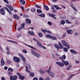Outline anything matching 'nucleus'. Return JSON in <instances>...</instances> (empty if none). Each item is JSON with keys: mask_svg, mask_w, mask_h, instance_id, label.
I'll return each mask as SVG.
<instances>
[{"mask_svg": "<svg viewBox=\"0 0 80 80\" xmlns=\"http://www.w3.org/2000/svg\"><path fill=\"white\" fill-rule=\"evenodd\" d=\"M4 70H6L7 69H8V67H7V66L4 67Z\"/></svg>", "mask_w": 80, "mask_h": 80, "instance_id": "obj_63", "label": "nucleus"}, {"mask_svg": "<svg viewBox=\"0 0 80 80\" xmlns=\"http://www.w3.org/2000/svg\"><path fill=\"white\" fill-rule=\"evenodd\" d=\"M60 60H64L66 59V56L65 55H63L62 57H60L59 58Z\"/></svg>", "mask_w": 80, "mask_h": 80, "instance_id": "obj_11", "label": "nucleus"}, {"mask_svg": "<svg viewBox=\"0 0 80 80\" xmlns=\"http://www.w3.org/2000/svg\"><path fill=\"white\" fill-rule=\"evenodd\" d=\"M4 1L7 4H8V3H9V2H8V1L7 0H4Z\"/></svg>", "mask_w": 80, "mask_h": 80, "instance_id": "obj_48", "label": "nucleus"}, {"mask_svg": "<svg viewBox=\"0 0 80 80\" xmlns=\"http://www.w3.org/2000/svg\"><path fill=\"white\" fill-rule=\"evenodd\" d=\"M0 12L2 15H5V9L4 8H1L0 9Z\"/></svg>", "mask_w": 80, "mask_h": 80, "instance_id": "obj_7", "label": "nucleus"}, {"mask_svg": "<svg viewBox=\"0 0 80 80\" xmlns=\"http://www.w3.org/2000/svg\"><path fill=\"white\" fill-rule=\"evenodd\" d=\"M51 39H52L53 40H57V38L56 36H51Z\"/></svg>", "mask_w": 80, "mask_h": 80, "instance_id": "obj_21", "label": "nucleus"}, {"mask_svg": "<svg viewBox=\"0 0 80 80\" xmlns=\"http://www.w3.org/2000/svg\"><path fill=\"white\" fill-rule=\"evenodd\" d=\"M7 41H8V42H11V43H15V44H18V43L15 41L10 40H7Z\"/></svg>", "mask_w": 80, "mask_h": 80, "instance_id": "obj_25", "label": "nucleus"}, {"mask_svg": "<svg viewBox=\"0 0 80 80\" xmlns=\"http://www.w3.org/2000/svg\"><path fill=\"white\" fill-rule=\"evenodd\" d=\"M31 11L32 12H35L36 11L35 8H33L31 9Z\"/></svg>", "mask_w": 80, "mask_h": 80, "instance_id": "obj_27", "label": "nucleus"}, {"mask_svg": "<svg viewBox=\"0 0 80 80\" xmlns=\"http://www.w3.org/2000/svg\"><path fill=\"white\" fill-rule=\"evenodd\" d=\"M28 33L29 34H30V35H33V36L35 35V34H34L33 32H31V31H29L28 32Z\"/></svg>", "mask_w": 80, "mask_h": 80, "instance_id": "obj_18", "label": "nucleus"}, {"mask_svg": "<svg viewBox=\"0 0 80 80\" xmlns=\"http://www.w3.org/2000/svg\"><path fill=\"white\" fill-rule=\"evenodd\" d=\"M61 42L62 45H64V46H65V47H67L68 49H69L70 48V45H69V44H68V43H67L64 40H62Z\"/></svg>", "mask_w": 80, "mask_h": 80, "instance_id": "obj_2", "label": "nucleus"}, {"mask_svg": "<svg viewBox=\"0 0 80 80\" xmlns=\"http://www.w3.org/2000/svg\"><path fill=\"white\" fill-rule=\"evenodd\" d=\"M43 7H44L45 8L46 10H47L48 11L49 10V8H48V6H47V5H43Z\"/></svg>", "mask_w": 80, "mask_h": 80, "instance_id": "obj_28", "label": "nucleus"}, {"mask_svg": "<svg viewBox=\"0 0 80 80\" xmlns=\"http://www.w3.org/2000/svg\"><path fill=\"white\" fill-rule=\"evenodd\" d=\"M66 36V33H64L63 35L62 36V37L63 38H65Z\"/></svg>", "mask_w": 80, "mask_h": 80, "instance_id": "obj_51", "label": "nucleus"}, {"mask_svg": "<svg viewBox=\"0 0 80 80\" xmlns=\"http://www.w3.org/2000/svg\"><path fill=\"white\" fill-rule=\"evenodd\" d=\"M46 37L48 38H50L51 39V38L52 37V35L50 34H47L46 35Z\"/></svg>", "mask_w": 80, "mask_h": 80, "instance_id": "obj_30", "label": "nucleus"}, {"mask_svg": "<svg viewBox=\"0 0 80 80\" xmlns=\"http://www.w3.org/2000/svg\"><path fill=\"white\" fill-rule=\"evenodd\" d=\"M56 63L58 65L59 67H64V64L62 62H56Z\"/></svg>", "mask_w": 80, "mask_h": 80, "instance_id": "obj_6", "label": "nucleus"}, {"mask_svg": "<svg viewBox=\"0 0 80 80\" xmlns=\"http://www.w3.org/2000/svg\"><path fill=\"white\" fill-rule=\"evenodd\" d=\"M23 52H24V53H27V50H26L25 49H23Z\"/></svg>", "mask_w": 80, "mask_h": 80, "instance_id": "obj_57", "label": "nucleus"}, {"mask_svg": "<svg viewBox=\"0 0 80 80\" xmlns=\"http://www.w3.org/2000/svg\"><path fill=\"white\" fill-rule=\"evenodd\" d=\"M22 43L23 44H24V45H26L28 46V47H30V48H32V49H33L34 50H36V48L33 47V46H31L29 45H28L24 43V42H22Z\"/></svg>", "mask_w": 80, "mask_h": 80, "instance_id": "obj_15", "label": "nucleus"}, {"mask_svg": "<svg viewBox=\"0 0 80 80\" xmlns=\"http://www.w3.org/2000/svg\"><path fill=\"white\" fill-rule=\"evenodd\" d=\"M37 13H42V10L39 9H37Z\"/></svg>", "mask_w": 80, "mask_h": 80, "instance_id": "obj_36", "label": "nucleus"}, {"mask_svg": "<svg viewBox=\"0 0 80 80\" xmlns=\"http://www.w3.org/2000/svg\"><path fill=\"white\" fill-rule=\"evenodd\" d=\"M35 6L37 7V8H40V9H41L42 8L41 7L37 4H36Z\"/></svg>", "mask_w": 80, "mask_h": 80, "instance_id": "obj_40", "label": "nucleus"}, {"mask_svg": "<svg viewBox=\"0 0 80 80\" xmlns=\"http://www.w3.org/2000/svg\"><path fill=\"white\" fill-rule=\"evenodd\" d=\"M70 51L71 53H74L75 54H77V52L75 51V50L73 49H70Z\"/></svg>", "mask_w": 80, "mask_h": 80, "instance_id": "obj_16", "label": "nucleus"}, {"mask_svg": "<svg viewBox=\"0 0 80 80\" xmlns=\"http://www.w3.org/2000/svg\"><path fill=\"white\" fill-rule=\"evenodd\" d=\"M51 68L52 67L50 66L48 70H47V72L50 76H51V77H53L55 76V74H54V73L51 72L50 71V70H51Z\"/></svg>", "mask_w": 80, "mask_h": 80, "instance_id": "obj_1", "label": "nucleus"}, {"mask_svg": "<svg viewBox=\"0 0 80 80\" xmlns=\"http://www.w3.org/2000/svg\"><path fill=\"white\" fill-rule=\"evenodd\" d=\"M26 22L27 23H28V24H31V23H32L31 20L29 19H26Z\"/></svg>", "mask_w": 80, "mask_h": 80, "instance_id": "obj_19", "label": "nucleus"}, {"mask_svg": "<svg viewBox=\"0 0 80 80\" xmlns=\"http://www.w3.org/2000/svg\"><path fill=\"white\" fill-rule=\"evenodd\" d=\"M6 7H8L11 11H13V10H14V9L13 8V6L11 5H7Z\"/></svg>", "mask_w": 80, "mask_h": 80, "instance_id": "obj_9", "label": "nucleus"}, {"mask_svg": "<svg viewBox=\"0 0 80 80\" xmlns=\"http://www.w3.org/2000/svg\"><path fill=\"white\" fill-rule=\"evenodd\" d=\"M13 17L15 19H18V20H19L20 19V18L15 14L13 16Z\"/></svg>", "mask_w": 80, "mask_h": 80, "instance_id": "obj_22", "label": "nucleus"}, {"mask_svg": "<svg viewBox=\"0 0 80 80\" xmlns=\"http://www.w3.org/2000/svg\"><path fill=\"white\" fill-rule=\"evenodd\" d=\"M22 29V27H19L18 28L17 30L18 31H20V30H21Z\"/></svg>", "mask_w": 80, "mask_h": 80, "instance_id": "obj_45", "label": "nucleus"}, {"mask_svg": "<svg viewBox=\"0 0 80 80\" xmlns=\"http://www.w3.org/2000/svg\"><path fill=\"white\" fill-rule=\"evenodd\" d=\"M47 30L46 29H42V31L43 33H46L47 32Z\"/></svg>", "mask_w": 80, "mask_h": 80, "instance_id": "obj_43", "label": "nucleus"}, {"mask_svg": "<svg viewBox=\"0 0 80 80\" xmlns=\"http://www.w3.org/2000/svg\"><path fill=\"white\" fill-rule=\"evenodd\" d=\"M26 71L28 73H30V71L28 70V67L27 66L25 67Z\"/></svg>", "mask_w": 80, "mask_h": 80, "instance_id": "obj_31", "label": "nucleus"}, {"mask_svg": "<svg viewBox=\"0 0 80 80\" xmlns=\"http://www.w3.org/2000/svg\"><path fill=\"white\" fill-rule=\"evenodd\" d=\"M22 35V34H19L17 35V38H19L20 36Z\"/></svg>", "mask_w": 80, "mask_h": 80, "instance_id": "obj_55", "label": "nucleus"}, {"mask_svg": "<svg viewBox=\"0 0 80 80\" xmlns=\"http://www.w3.org/2000/svg\"><path fill=\"white\" fill-rule=\"evenodd\" d=\"M50 77H46L45 80H50Z\"/></svg>", "mask_w": 80, "mask_h": 80, "instance_id": "obj_52", "label": "nucleus"}, {"mask_svg": "<svg viewBox=\"0 0 80 80\" xmlns=\"http://www.w3.org/2000/svg\"><path fill=\"white\" fill-rule=\"evenodd\" d=\"M65 51V52H68V49L67 48L65 47L63 49Z\"/></svg>", "mask_w": 80, "mask_h": 80, "instance_id": "obj_44", "label": "nucleus"}, {"mask_svg": "<svg viewBox=\"0 0 80 80\" xmlns=\"http://www.w3.org/2000/svg\"><path fill=\"white\" fill-rule=\"evenodd\" d=\"M1 67H3V66L5 65V62H4V61L3 60V58L1 59Z\"/></svg>", "mask_w": 80, "mask_h": 80, "instance_id": "obj_12", "label": "nucleus"}, {"mask_svg": "<svg viewBox=\"0 0 80 80\" xmlns=\"http://www.w3.org/2000/svg\"><path fill=\"white\" fill-rule=\"evenodd\" d=\"M54 47L55 48H59L58 45V44H55L54 45Z\"/></svg>", "mask_w": 80, "mask_h": 80, "instance_id": "obj_42", "label": "nucleus"}, {"mask_svg": "<svg viewBox=\"0 0 80 80\" xmlns=\"http://www.w3.org/2000/svg\"><path fill=\"white\" fill-rule=\"evenodd\" d=\"M75 74H72L70 75V76L68 77V78L67 79V80H70V79L73 77V76H75Z\"/></svg>", "mask_w": 80, "mask_h": 80, "instance_id": "obj_14", "label": "nucleus"}, {"mask_svg": "<svg viewBox=\"0 0 80 80\" xmlns=\"http://www.w3.org/2000/svg\"><path fill=\"white\" fill-rule=\"evenodd\" d=\"M71 6L72 7V8L75 10V11H77V9H76V8H75V7H74V6H73V5L71 4Z\"/></svg>", "mask_w": 80, "mask_h": 80, "instance_id": "obj_37", "label": "nucleus"}, {"mask_svg": "<svg viewBox=\"0 0 80 80\" xmlns=\"http://www.w3.org/2000/svg\"><path fill=\"white\" fill-rule=\"evenodd\" d=\"M60 23L62 25H64L65 23V21L64 20H62L60 21Z\"/></svg>", "mask_w": 80, "mask_h": 80, "instance_id": "obj_33", "label": "nucleus"}, {"mask_svg": "<svg viewBox=\"0 0 80 80\" xmlns=\"http://www.w3.org/2000/svg\"><path fill=\"white\" fill-rule=\"evenodd\" d=\"M30 75L31 77H34L35 76V74L33 72H31L30 73Z\"/></svg>", "mask_w": 80, "mask_h": 80, "instance_id": "obj_39", "label": "nucleus"}, {"mask_svg": "<svg viewBox=\"0 0 80 80\" xmlns=\"http://www.w3.org/2000/svg\"><path fill=\"white\" fill-rule=\"evenodd\" d=\"M56 12H57V11L55 10H53L52 11L53 13H56Z\"/></svg>", "mask_w": 80, "mask_h": 80, "instance_id": "obj_59", "label": "nucleus"}, {"mask_svg": "<svg viewBox=\"0 0 80 80\" xmlns=\"http://www.w3.org/2000/svg\"><path fill=\"white\" fill-rule=\"evenodd\" d=\"M39 72L41 74L42 73H45V71L44 70H42V69H41L39 71Z\"/></svg>", "mask_w": 80, "mask_h": 80, "instance_id": "obj_35", "label": "nucleus"}, {"mask_svg": "<svg viewBox=\"0 0 80 80\" xmlns=\"http://www.w3.org/2000/svg\"><path fill=\"white\" fill-rule=\"evenodd\" d=\"M38 35L40 38H42L43 37V34L41 32H39L38 33Z\"/></svg>", "mask_w": 80, "mask_h": 80, "instance_id": "obj_34", "label": "nucleus"}, {"mask_svg": "<svg viewBox=\"0 0 80 80\" xmlns=\"http://www.w3.org/2000/svg\"><path fill=\"white\" fill-rule=\"evenodd\" d=\"M62 62L65 65H68L69 62L67 61H65L64 60H62Z\"/></svg>", "mask_w": 80, "mask_h": 80, "instance_id": "obj_10", "label": "nucleus"}, {"mask_svg": "<svg viewBox=\"0 0 80 80\" xmlns=\"http://www.w3.org/2000/svg\"><path fill=\"white\" fill-rule=\"evenodd\" d=\"M48 15H49V16H50V17H52L53 18V17L55 16L54 14H51L50 13H49L48 14Z\"/></svg>", "mask_w": 80, "mask_h": 80, "instance_id": "obj_38", "label": "nucleus"}, {"mask_svg": "<svg viewBox=\"0 0 80 80\" xmlns=\"http://www.w3.org/2000/svg\"><path fill=\"white\" fill-rule=\"evenodd\" d=\"M47 33H49V34H51V33H52L51 32H50V31L49 30H47Z\"/></svg>", "mask_w": 80, "mask_h": 80, "instance_id": "obj_53", "label": "nucleus"}, {"mask_svg": "<svg viewBox=\"0 0 80 80\" xmlns=\"http://www.w3.org/2000/svg\"><path fill=\"white\" fill-rule=\"evenodd\" d=\"M19 56L21 57L22 59V62H25V58L21 54L19 55Z\"/></svg>", "mask_w": 80, "mask_h": 80, "instance_id": "obj_17", "label": "nucleus"}, {"mask_svg": "<svg viewBox=\"0 0 80 80\" xmlns=\"http://www.w3.org/2000/svg\"><path fill=\"white\" fill-rule=\"evenodd\" d=\"M78 35V33H77V32H75L74 34L75 36H77V35Z\"/></svg>", "mask_w": 80, "mask_h": 80, "instance_id": "obj_62", "label": "nucleus"}, {"mask_svg": "<svg viewBox=\"0 0 80 80\" xmlns=\"http://www.w3.org/2000/svg\"><path fill=\"white\" fill-rule=\"evenodd\" d=\"M58 45H59L60 48H61V49H63V46L62 45V44H61L60 42H58Z\"/></svg>", "mask_w": 80, "mask_h": 80, "instance_id": "obj_20", "label": "nucleus"}, {"mask_svg": "<svg viewBox=\"0 0 80 80\" xmlns=\"http://www.w3.org/2000/svg\"><path fill=\"white\" fill-rule=\"evenodd\" d=\"M31 53L32 55H33L35 56V57H40V55L39 54L35 52L33 50H31Z\"/></svg>", "mask_w": 80, "mask_h": 80, "instance_id": "obj_3", "label": "nucleus"}, {"mask_svg": "<svg viewBox=\"0 0 80 80\" xmlns=\"http://www.w3.org/2000/svg\"><path fill=\"white\" fill-rule=\"evenodd\" d=\"M72 68V65L71 64H70L68 65V67L66 68V70H69L70 68Z\"/></svg>", "mask_w": 80, "mask_h": 80, "instance_id": "obj_29", "label": "nucleus"}, {"mask_svg": "<svg viewBox=\"0 0 80 80\" xmlns=\"http://www.w3.org/2000/svg\"><path fill=\"white\" fill-rule=\"evenodd\" d=\"M7 63L8 64H10V63H12V62H11L10 61H9L8 60L7 61Z\"/></svg>", "mask_w": 80, "mask_h": 80, "instance_id": "obj_46", "label": "nucleus"}, {"mask_svg": "<svg viewBox=\"0 0 80 80\" xmlns=\"http://www.w3.org/2000/svg\"><path fill=\"white\" fill-rule=\"evenodd\" d=\"M8 72L10 71L11 72H13V69L11 68H8Z\"/></svg>", "mask_w": 80, "mask_h": 80, "instance_id": "obj_24", "label": "nucleus"}, {"mask_svg": "<svg viewBox=\"0 0 80 80\" xmlns=\"http://www.w3.org/2000/svg\"><path fill=\"white\" fill-rule=\"evenodd\" d=\"M41 47V48H43V49H44L45 50L46 49V48H45V47L43 46H42V47Z\"/></svg>", "mask_w": 80, "mask_h": 80, "instance_id": "obj_58", "label": "nucleus"}, {"mask_svg": "<svg viewBox=\"0 0 80 80\" xmlns=\"http://www.w3.org/2000/svg\"><path fill=\"white\" fill-rule=\"evenodd\" d=\"M39 80H44V79L42 77H40L39 79Z\"/></svg>", "mask_w": 80, "mask_h": 80, "instance_id": "obj_56", "label": "nucleus"}, {"mask_svg": "<svg viewBox=\"0 0 80 80\" xmlns=\"http://www.w3.org/2000/svg\"><path fill=\"white\" fill-rule=\"evenodd\" d=\"M1 80H5V78H4V77H2V78H1Z\"/></svg>", "mask_w": 80, "mask_h": 80, "instance_id": "obj_60", "label": "nucleus"}, {"mask_svg": "<svg viewBox=\"0 0 80 80\" xmlns=\"http://www.w3.org/2000/svg\"><path fill=\"white\" fill-rule=\"evenodd\" d=\"M67 32L68 34L71 35L73 33V31L71 29H69L67 31Z\"/></svg>", "mask_w": 80, "mask_h": 80, "instance_id": "obj_13", "label": "nucleus"}, {"mask_svg": "<svg viewBox=\"0 0 80 80\" xmlns=\"http://www.w3.org/2000/svg\"><path fill=\"white\" fill-rule=\"evenodd\" d=\"M4 8L7 11V12H8V11H9L10 10H9V9H8V8L7 7H4Z\"/></svg>", "mask_w": 80, "mask_h": 80, "instance_id": "obj_54", "label": "nucleus"}, {"mask_svg": "<svg viewBox=\"0 0 80 80\" xmlns=\"http://www.w3.org/2000/svg\"><path fill=\"white\" fill-rule=\"evenodd\" d=\"M17 74L18 76L19 79H20L21 80H23L25 79V78L24 77L21 75V74H20V73L18 72L17 73Z\"/></svg>", "mask_w": 80, "mask_h": 80, "instance_id": "obj_5", "label": "nucleus"}, {"mask_svg": "<svg viewBox=\"0 0 80 80\" xmlns=\"http://www.w3.org/2000/svg\"><path fill=\"white\" fill-rule=\"evenodd\" d=\"M54 7L56 8V10H61V8H59V7H58L57 5H54Z\"/></svg>", "mask_w": 80, "mask_h": 80, "instance_id": "obj_26", "label": "nucleus"}, {"mask_svg": "<svg viewBox=\"0 0 80 80\" xmlns=\"http://www.w3.org/2000/svg\"><path fill=\"white\" fill-rule=\"evenodd\" d=\"M8 12L10 14V15H12V12L10 11V10H9L8 11Z\"/></svg>", "mask_w": 80, "mask_h": 80, "instance_id": "obj_61", "label": "nucleus"}, {"mask_svg": "<svg viewBox=\"0 0 80 80\" xmlns=\"http://www.w3.org/2000/svg\"><path fill=\"white\" fill-rule=\"evenodd\" d=\"M38 16H39V17H45V14L43 13H42L41 14H39Z\"/></svg>", "mask_w": 80, "mask_h": 80, "instance_id": "obj_32", "label": "nucleus"}, {"mask_svg": "<svg viewBox=\"0 0 80 80\" xmlns=\"http://www.w3.org/2000/svg\"><path fill=\"white\" fill-rule=\"evenodd\" d=\"M37 43L38 47H42V44H41V43L39 42L38 41L37 42Z\"/></svg>", "mask_w": 80, "mask_h": 80, "instance_id": "obj_23", "label": "nucleus"}, {"mask_svg": "<svg viewBox=\"0 0 80 80\" xmlns=\"http://www.w3.org/2000/svg\"><path fill=\"white\" fill-rule=\"evenodd\" d=\"M17 78H18V77L17 76H13L12 75L10 76V79L11 80H16Z\"/></svg>", "mask_w": 80, "mask_h": 80, "instance_id": "obj_8", "label": "nucleus"}, {"mask_svg": "<svg viewBox=\"0 0 80 80\" xmlns=\"http://www.w3.org/2000/svg\"><path fill=\"white\" fill-rule=\"evenodd\" d=\"M33 80H38V78L37 77H35L33 78Z\"/></svg>", "mask_w": 80, "mask_h": 80, "instance_id": "obj_49", "label": "nucleus"}, {"mask_svg": "<svg viewBox=\"0 0 80 80\" xmlns=\"http://www.w3.org/2000/svg\"><path fill=\"white\" fill-rule=\"evenodd\" d=\"M65 21L67 23H68L69 24H70V23H71V22H70L68 20V19H67L66 20H65Z\"/></svg>", "mask_w": 80, "mask_h": 80, "instance_id": "obj_41", "label": "nucleus"}, {"mask_svg": "<svg viewBox=\"0 0 80 80\" xmlns=\"http://www.w3.org/2000/svg\"><path fill=\"white\" fill-rule=\"evenodd\" d=\"M13 60H14V61L15 62H16L17 63L19 62H20V58L16 56L13 57Z\"/></svg>", "mask_w": 80, "mask_h": 80, "instance_id": "obj_4", "label": "nucleus"}, {"mask_svg": "<svg viewBox=\"0 0 80 80\" xmlns=\"http://www.w3.org/2000/svg\"><path fill=\"white\" fill-rule=\"evenodd\" d=\"M21 27L22 28H24L25 27V24L23 23L21 24Z\"/></svg>", "mask_w": 80, "mask_h": 80, "instance_id": "obj_47", "label": "nucleus"}, {"mask_svg": "<svg viewBox=\"0 0 80 80\" xmlns=\"http://www.w3.org/2000/svg\"><path fill=\"white\" fill-rule=\"evenodd\" d=\"M48 23L49 25H52V22L50 21L48 22Z\"/></svg>", "mask_w": 80, "mask_h": 80, "instance_id": "obj_50", "label": "nucleus"}, {"mask_svg": "<svg viewBox=\"0 0 80 80\" xmlns=\"http://www.w3.org/2000/svg\"><path fill=\"white\" fill-rule=\"evenodd\" d=\"M6 49L7 50V51H9V47H7L6 48Z\"/></svg>", "mask_w": 80, "mask_h": 80, "instance_id": "obj_64", "label": "nucleus"}]
</instances>
